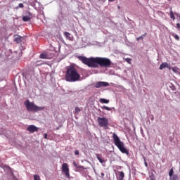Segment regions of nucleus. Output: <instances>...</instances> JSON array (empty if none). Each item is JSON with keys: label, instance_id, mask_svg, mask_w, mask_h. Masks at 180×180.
<instances>
[{"label": "nucleus", "instance_id": "nucleus-10", "mask_svg": "<svg viewBox=\"0 0 180 180\" xmlns=\"http://www.w3.org/2000/svg\"><path fill=\"white\" fill-rule=\"evenodd\" d=\"M33 18V14L32 13L27 11L26 13V15L22 17L23 22H29Z\"/></svg>", "mask_w": 180, "mask_h": 180}, {"label": "nucleus", "instance_id": "nucleus-34", "mask_svg": "<svg viewBox=\"0 0 180 180\" xmlns=\"http://www.w3.org/2000/svg\"><path fill=\"white\" fill-rule=\"evenodd\" d=\"M150 178V180H155V177H154L153 176H151Z\"/></svg>", "mask_w": 180, "mask_h": 180}, {"label": "nucleus", "instance_id": "nucleus-7", "mask_svg": "<svg viewBox=\"0 0 180 180\" xmlns=\"http://www.w3.org/2000/svg\"><path fill=\"white\" fill-rule=\"evenodd\" d=\"M62 172L67 178L70 179V168H68V164L63 163L62 165Z\"/></svg>", "mask_w": 180, "mask_h": 180}, {"label": "nucleus", "instance_id": "nucleus-28", "mask_svg": "<svg viewBox=\"0 0 180 180\" xmlns=\"http://www.w3.org/2000/svg\"><path fill=\"white\" fill-rule=\"evenodd\" d=\"M143 36H140L139 37L136 38L137 41H139L140 40H143Z\"/></svg>", "mask_w": 180, "mask_h": 180}, {"label": "nucleus", "instance_id": "nucleus-21", "mask_svg": "<svg viewBox=\"0 0 180 180\" xmlns=\"http://www.w3.org/2000/svg\"><path fill=\"white\" fill-rule=\"evenodd\" d=\"M34 180H41L40 179V176H39L37 174H34Z\"/></svg>", "mask_w": 180, "mask_h": 180}, {"label": "nucleus", "instance_id": "nucleus-38", "mask_svg": "<svg viewBox=\"0 0 180 180\" xmlns=\"http://www.w3.org/2000/svg\"><path fill=\"white\" fill-rule=\"evenodd\" d=\"M73 164H74L75 167H77V163L74 162Z\"/></svg>", "mask_w": 180, "mask_h": 180}, {"label": "nucleus", "instance_id": "nucleus-9", "mask_svg": "<svg viewBox=\"0 0 180 180\" xmlns=\"http://www.w3.org/2000/svg\"><path fill=\"white\" fill-rule=\"evenodd\" d=\"M94 86L96 88H102L109 86V84L106 82H98L95 84Z\"/></svg>", "mask_w": 180, "mask_h": 180}, {"label": "nucleus", "instance_id": "nucleus-26", "mask_svg": "<svg viewBox=\"0 0 180 180\" xmlns=\"http://www.w3.org/2000/svg\"><path fill=\"white\" fill-rule=\"evenodd\" d=\"M174 15L177 17V19L180 20V15L178 13H174Z\"/></svg>", "mask_w": 180, "mask_h": 180}, {"label": "nucleus", "instance_id": "nucleus-39", "mask_svg": "<svg viewBox=\"0 0 180 180\" xmlns=\"http://www.w3.org/2000/svg\"><path fill=\"white\" fill-rule=\"evenodd\" d=\"M145 165L147 167V162H145Z\"/></svg>", "mask_w": 180, "mask_h": 180}, {"label": "nucleus", "instance_id": "nucleus-24", "mask_svg": "<svg viewBox=\"0 0 180 180\" xmlns=\"http://www.w3.org/2000/svg\"><path fill=\"white\" fill-rule=\"evenodd\" d=\"M172 70L173 72H178L177 67H173V68H172Z\"/></svg>", "mask_w": 180, "mask_h": 180}, {"label": "nucleus", "instance_id": "nucleus-25", "mask_svg": "<svg viewBox=\"0 0 180 180\" xmlns=\"http://www.w3.org/2000/svg\"><path fill=\"white\" fill-rule=\"evenodd\" d=\"M81 112V109L79 107L75 108V113H79Z\"/></svg>", "mask_w": 180, "mask_h": 180}, {"label": "nucleus", "instance_id": "nucleus-19", "mask_svg": "<svg viewBox=\"0 0 180 180\" xmlns=\"http://www.w3.org/2000/svg\"><path fill=\"white\" fill-rule=\"evenodd\" d=\"M170 180H179V178L178 177V175L174 174L170 176Z\"/></svg>", "mask_w": 180, "mask_h": 180}, {"label": "nucleus", "instance_id": "nucleus-20", "mask_svg": "<svg viewBox=\"0 0 180 180\" xmlns=\"http://www.w3.org/2000/svg\"><path fill=\"white\" fill-rule=\"evenodd\" d=\"M101 109H105V110H112V108L105 105L101 107Z\"/></svg>", "mask_w": 180, "mask_h": 180}, {"label": "nucleus", "instance_id": "nucleus-23", "mask_svg": "<svg viewBox=\"0 0 180 180\" xmlns=\"http://www.w3.org/2000/svg\"><path fill=\"white\" fill-rule=\"evenodd\" d=\"M173 174H174V169H171L169 170V176L170 177H171V176H174Z\"/></svg>", "mask_w": 180, "mask_h": 180}, {"label": "nucleus", "instance_id": "nucleus-15", "mask_svg": "<svg viewBox=\"0 0 180 180\" xmlns=\"http://www.w3.org/2000/svg\"><path fill=\"white\" fill-rule=\"evenodd\" d=\"M167 67H168V63L165 62L160 65L159 68L160 70H164V68H167Z\"/></svg>", "mask_w": 180, "mask_h": 180}, {"label": "nucleus", "instance_id": "nucleus-14", "mask_svg": "<svg viewBox=\"0 0 180 180\" xmlns=\"http://www.w3.org/2000/svg\"><path fill=\"white\" fill-rule=\"evenodd\" d=\"M124 178V173L123 172H118V179L123 180Z\"/></svg>", "mask_w": 180, "mask_h": 180}, {"label": "nucleus", "instance_id": "nucleus-33", "mask_svg": "<svg viewBox=\"0 0 180 180\" xmlns=\"http://www.w3.org/2000/svg\"><path fill=\"white\" fill-rule=\"evenodd\" d=\"M176 27H177V29H180V24L179 23H176Z\"/></svg>", "mask_w": 180, "mask_h": 180}, {"label": "nucleus", "instance_id": "nucleus-13", "mask_svg": "<svg viewBox=\"0 0 180 180\" xmlns=\"http://www.w3.org/2000/svg\"><path fill=\"white\" fill-rule=\"evenodd\" d=\"M44 63L43 60H37V62H35L34 63V65L35 67H40V65H43Z\"/></svg>", "mask_w": 180, "mask_h": 180}, {"label": "nucleus", "instance_id": "nucleus-12", "mask_svg": "<svg viewBox=\"0 0 180 180\" xmlns=\"http://www.w3.org/2000/svg\"><path fill=\"white\" fill-rule=\"evenodd\" d=\"M96 157L97 160H98V161L101 164H103V162H106V160H105L104 158H102V155H101L99 153H96Z\"/></svg>", "mask_w": 180, "mask_h": 180}, {"label": "nucleus", "instance_id": "nucleus-3", "mask_svg": "<svg viewBox=\"0 0 180 180\" xmlns=\"http://www.w3.org/2000/svg\"><path fill=\"white\" fill-rule=\"evenodd\" d=\"M112 139L114 141L115 146H116V147H117V148L120 150V151H121V153H122V154H126V155H129V150L124 146V143H123V142H122V141H120V139L119 138V136H117V135L115 133L112 134Z\"/></svg>", "mask_w": 180, "mask_h": 180}, {"label": "nucleus", "instance_id": "nucleus-16", "mask_svg": "<svg viewBox=\"0 0 180 180\" xmlns=\"http://www.w3.org/2000/svg\"><path fill=\"white\" fill-rule=\"evenodd\" d=\"M64 36L68 39V40H72V38L71 37V34H70V32H64Z\"/></svg>", "mask_w": 180, "mask_h": 180}, {"label": "nucleus", "instance_id": "nucleus-27", "mask_svg": "<svg viewBox=\"0 0 180 180\" xmlns=\"http://www.w3.org/2000/svg\"><path fill=\"white\" fill-rule=\"evenodd\" d=\"M173 37H174V39H175L176 40H179V36H178V35H176V34H174V35H173Z\"/></svg>", "mask_w": 180, "mask_h": 180}, {"label": "nucleus", "instance_id": "nucleus-4", "mask_svg": "<svg viewBox=\"0 0 180 180\" xmlns=\"http://www.w3.org/2000/svg\"><path fill=\"white\" fill-rule=\"evenodd\" d=\"M25 105L28 112H39L40 110H44V107H39L34 105V103L30 102L29 100H27L25 102Z\"/></svg>", "mask_w": 180, "mask_h": 180}, {"label": "nucleus", "instance_id": "nucleus-36", "mask_svg": "<svg viewBox=\"0 0 180 180\" xmlns=\"http://www.w3.org/2000/svg\"><path fill=\"white\" fill-rule=\"evenodd\" d=\"M44 139H47V134H44Z\"/></svg>", "mask_w": 180, "mask_h": 180}, {"label": "nucleus", "instance_id": "nucleus-37", "mask_svg": "<svg viewBox=\"0 0 180 180\" xmlns=\"http://www.w3.org/2000/svg\"><path fill=\"white\" fill-rule=\"evenodd\" d=\"M109 1V2H113V1H115V0H108Z\"/></svg>", "mask_w": 180, "mask_h": 180}, {"label": "nucleus", "instance_id": "nucleus-22", "mask_svg": "<svg viewBox=\"0 0 180 180\" xmlns=\"http://www.w3.org/2000/svg\"><path fill=\"white\" fill-rule=\"evenodd\" d=\"M125 61L128 63V64H131V58H125Z\"/></svg>", "mask_w": 180, "mask_h": 180}, {"label": "nucleus", "instance_id": "nucleus-29", "mask_svg": "<svg viewBox=\"0 0 180 180\" xmlns=\"http://www.w3.org/2000/svg\"><path fill=\"white\" fill-rule=\"evenodd\" d=\"M75 155H79V151L78 150H76L75 151Z\"/></svg>", "mask_w": 180, "mask_h": 180}, {"label": "nucleus", "instance_id": "nucleus-17", "mask_svg": "<svg viewBox=\"0 0 180 180\" xmlns=\"http://www.w3.org/2000/svg\"><path fill=\"white\" fill-rule=\"evenodd\" d=\"M170 18L175 20V15L174 14V11H172V8H170Z\"/></svg>", "mask_w": 180, "mask_h": 180}, {"label": "nucleus", "instance_id": "nucleus-18", "mask_svg": "<svg viewBox=\"0 0 180 180\" xmlns=\"http://www.w3.org/2000/svg\"><path fill=\"white\" fill-rule=\"evenodd\" d=\"M99 102H101V103H109V100H106L105 98H100Z\"/></svg>", "mask_w": 180, "mask_h": 180}, {"label": "nucleus", "instance_id": "nucleus-32", "mask_svg": "<svg viewBox=\"0 0 180 180\" xmlns=\"http://www.w3.org/2000/svg\"><path fill=\"white\" fill-rule=\"evenodd\" d=\"M141 36H143V39H144V37H146V36H147V32H145L143 35H141Z\"/></svg>", "mask_w": 180, "mask_h": 180}, {"label": "nucleus", "instance_id": "nucleus-35", "mask_svg": "<svg viewBox=\"0 0 180 180\" xmlns=\"http://www.w3.org/2000/svg\"><path fill=\"white\" fill-rule=\"evenodd\" d=\"M101 178H103L105 176V174L104 173H101Z\"/></svg>", "mask_w": 180, "mask_h": 180}, {"label": "nucleus", "instance_id": "nucleus-11", "mask_svg": "<svg viewBox=\"0 0 180 180\" xmlns=\"http://www.w3.org/2000/svg\"><path fill=\"white\" fill-rule=\"evenodd\" d=\"M27 131H30V133H34V131H37L39 130V129L34 125H30L27 128Z\"/></svg>", "mask_w": 180, "mask_h": 180}, {"label": "nucleus", "instance_id": "nucleus-2", "mask_svg": "<svg viewBox=\"0 0 180 180\" xmlns=\"http://www.w3.org/2000/svg\"><path fill=\"white\" fill-rule=\"evenodd\" d=\"M65 79L68 82H77L81 80V75L78 72V69L73 65H70L66 68Z\"/></svg>", "mask_w": 180, "mask_h": 180}, {"label": "nucleus", "instance_id": "nucleus-1", "mask_svg": "<svg viewBox=\"0 0 180 180\" xmlns=\"http://www.w3.org/2000/svg\"><path fill=\"white\" fill-rule=\"evenodd\" d=\"M77 58L79 61H82L83 64H85V65L91 68H98L99 66L108 68L112 65V61L108 58H86L85 56H78Z\"/></svg>", "mask_w": 180, "mask_h": 180}, {"label": "nucleus", "instance_id": "nucleus-31", "mask_svg": "<svg viewBox=\"0 0 180 180\" xmlns=\"http://www.w3.org/2000/svg\"><path fill=\"white\" fill-rule=\"evenodd\" d=\"M166 68H168V70H172V67L169 65H167V67Z\"/></svg>", "mask_w": 180, "mask_h": 180}, {"label": "nucleus", "instance_id": "nucleus-30", "mask_svg": "<svg viewBox=\"0 0 180 180\" xmlns=\"http://www.w3.org/2000/svg\"><path fill=\"white\" fill-rule=\"evenodd\" d=\"M18 6H19L20 8H25V6H24L23 4H22V3H20V4H18Z\"/></svg>", "mask_w": 180, "mask_h": 180}, {"label": "nucleus", "instance_id": "nucleus-6", "mask_svg": "<svg viewBox=\"0 0 180 180\" xmlns=\"http://www.w3.org/2000/svg\"><path fill=\"white\" fill-rule=\"evenodd\" d=\"M53 57H54V54L51 53L50 51L44 52L39 56V58H42L44 60H51Z\"/></svg>", "mask_w": 180, "mask_h": 180}, {"label": "nucleus", "instance_id": "nucleus-5", "mask_svg": "<svg viewBox=\"0 0 180 180\" xmlns=\"http://www.w3.org/2000/svg\"><path fill=\"white\" fill-rule=\"evenodd\" d=\"M97 122L98 126H100V127H103V129H108L109 127V120L106 117H98Z\"/></svg>", "mask_w": 180, "mask_h": 180}, {"label": "nucleus", "instance_id": "nucleus-8", "mask_svg": "<svg viewBox=\"0 0 180 180\" xmlns=\"http://www.w3.org/2000/svg\"><path fill=\"white\" fill-rule=\"evenodd\" d=\"M13 41H15V43H16V44H20V43H22V41H25V37H20L18 34H15L13 36Z\"/></svg>", "mask_w": 180, "mask_h": 180}]
</instances>
